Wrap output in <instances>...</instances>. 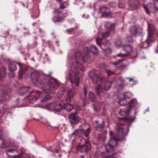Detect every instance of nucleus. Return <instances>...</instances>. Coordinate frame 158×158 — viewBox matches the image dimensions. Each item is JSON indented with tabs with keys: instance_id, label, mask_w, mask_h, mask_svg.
Masks as SVG:
<instances>
[{
	"instance_id": "obj_1",
	"label": "nucleus",
	"mask_w": 158,
	"mask_h": 158,
	"mask_svg": "<svg viewBox=\"0 0 158 158\" xmlns=\"http://www.w3.org/2000/svg\"><path fill=\"white\" fill-rule=\"evenodd\" d=\"M84 53H82L80 51H77L75 55L73 56L72 53H70L68 55L69 58H73L74 62L72 65L69 66V70L66 73L65 77L66 79L69 80L73 86H77L79 83L78 77L79 69L82 71L85 70V67L82 63L86 62L91 57L90 54L97 55L99 51L97 48L94 45L89 48L85 47L84 49Z\"/></svg>"
},
{
	"instance_id": "obj_2",
	"label": "nucleus",
	"mask_w": 158,
	"mask_h": 158,
	"mask_svg": "<svg viewBox=\"0 0 158 158\" xmlns=\"http://www.w3.org/2000/svg\"><path fill=\"white\" fill-rule=\"evenodd\" d=\"M129 131V127L125 129L122 124L118 123L115 127L114 131H110V139L108 142V144L105 146L106 151L101 153V155L103 158H116L113 156L114 154L112 152L114 150V147L117 144L118 140H123L125 139Z\"/></svg>"
},
{
	"instance_id": "obj_3",
	"label": "nucleus",
	"mask_w": 158,
	"mask_h": 158,
	"mask_svg": "<svg viewBox=\"0 0 158 158\" xmlns=\"http://www.w3.org/2000/svg\"><path fill=\"white\" fill-rule=\"evenodd\" d=\"M19 67V71L18 78L21 79L24 75L26 74L27 76H29L34 85L38 86L40 84V73L39 71L35 70L33 72L30 71V69L24 64L19 62L16 63Z\"/></svg>"
},
{
	"instance_id": "obj_4",
	"label": "nucleus",
	"mask_w": 158,
	"mask_h": 158,
	"mask_svg": "<svg viewBox=\"0 0 158 158\" xmlns=\"http://www.w3.org/2000/svg\"><path fill=\"white\" fill-rule=\"evenodd\" d=\"M51 72L49 73L48 75H46L43 72H40V77L43 80H42L41 82H40V85L42 86L44 85V87L41 88L42 90L45 93H52V90L51 89H47L46 87L47 85V83L48 82V81L47 80V77H50V80L48 83V86L51 89L56 90L59 86L60 84L58 81L56 79L52 77L50 75L52 74Z\"/></svg>"
},
{
	"instance_id": "obj_5",
	"label": "nucleus",
	"mask_w": 158,
	"mask_h": 158,
	"mask_svg": "<svg viewBox=\"0 0 158 158\" xmlns=\"http://www.w3.org/2000/svg\"><path fill=\"white\" fill-rule=\"evenodd\" d=\"M47 107L48 110H51L53 107L55 111L58 112L64 109L67 111L69 112L73 108V106L70 104H66L63 101L59 104L51 103L48 104L47 105Z\"/></svg>"
},
{
	"instance_id": "obj_6",
	"label": "nucleus",
	"mask_w": 158,
	"mask_h": 158,
	"mask_svg": "<svg viewBox=\"0 0 158 158\" xmlns=\"http://www.w3.org/2000/svg\"><path fill=\"white\" fill-rule=\"evenodd\" d=\"M88 75L92 81L95 84L98 83L100 80L103 82L105 80L104 78L101 77L100 72L98 70L90 71L88 73Z\"/></svg>"
},
{
	"instance_id": "obj_7",
	"label": "nucleus",
	"mask_w": 158,
	"mask_h": 158,
	"mask_svg": "<svg viewBox=\"0 0 158 158\" xmlns=\"http://www.w3.org/2000/svg\"><path fill=\"white\" fill-rule=\"evenodd\" d=\"M85 126V124H82L80 126V129L75 131L73 133V134H75L79 137H82L83 138L85 137L87 138L88 137V134L91 131V129L89 127L86 130H84L82 128H84Z\"/></svg>"
},
{
	"instance_id": "obj_8",
	"label": "nucleus",
	"mask_w": 158,
	"mask_h": 158,
	"mask_svg": "<svg viewBox=\"0 0 158 158\" xmlns=\"http://www.w3.org/2000/svg\"><path fill=\"white\" fill-rule=\"evenodd\" d=\"M79 140L85 142V144L83 146L79 145L77 148V150L82 153H87L91 148V145L89 142L88 138H87L86 139L80 138Z\"/></svg>"
},
{
	"instance_id": "obj_9",
	"label": "nucleus",
	"mask_w": 158,
	"mask_h": 158,
	"mask_svg": "<svg viewBox=\"0 0 158 158\" xmlns=\"http://www.w3.org/2000/svg\"><path fill=\"white\" fill-rule=\"evenodd\" d=\"M144 8L145 11L148 15L151 12L154 13L158 11V0H155L154 4L149 3L145 6Z\"/></svg>"
},
{
	"instance_id": "obj_10",
	"label": "nucleus",
	"mask_w": 158,
	"mask_h": 158,
	"mask_svg": "<svg viewBox=\"0 0 158 158\" xmlns=\"http://www.w3.org/2000/svg\"><path fill=\"white\" fill-rule=\"evenodd\" d=\"M39 91H32L30 92L29 95L26 97V99L29 104H32L39 98Z\"/></svg>"
},
{
	"instance_id": "obj_11",
	"label": "nucleus",
	"mask_w": 158,
	"mask_h": 158,
	"mask_svg": "<svg viewBox=\"0 0 158 158\" xmlns=\"http://www.w3.org/2000/svg\"><path fill=\"white\" fill-rule=\"evenodd\" d=\"M148 36L147 39L145 40L144 44L147 43L148 44H149L153 41V35L156 30L155 27L152 25H149L148 24Z\"/></svg>"
},
{
	"instance_id": "obj_12",
	"label": "nucleus",
	"mask_w": 158,
	"mask_h": 158,
	"mask_svg": "<svg viewBox=\"0 0 158 158\" xmlns=\"http://www.w3.org/2000/svg\"><path fill=\"white\" fill-rule=\"evenodd\" d=\"M109 35V32H106L102 34V38H98L96 39V41L97 44L100 46L102 49H103L102 45H106L109 43L108 41H107L106 43H104V42L106 40L104 38L108 36Z\"/></svg>"
},
{
	"instance_id": "obj_13",
	"label": "nucleus",
	"mask_w": 158,
	"mask_h": 158,
	"mask_svg": "<svg viewBox=\"0 0 158 158\" xmlns=\"http://www.w3.org/2000/svg\"><path fill=\"white\" fill-rule=\"evenodd\" d=\"M74 95L75 93L73 88L69 89L67 92V97L64 101L66 104H70L69 103L71 101V99L73 98Z\"/></svg>"
},
{
	"instance_id": "obj_14",
	"label": "nucleus",
	"mask_w": 158,
	"mask_h": 158,
	"mask_svg": "<svg viewBox=\"0 0 158 158\" xmlns=\"http://www.w3.org/2000/svg\"><path fill=\"white\" fill-rule=\"evenodd\" d=\"M130 31L131 35L127 36V38L128 39V41L130 42L132 41V37L135 36L137 33V29L136 27L134 26H132L131 27Z\"/></svg>"
},
{
	"instance_id": "obj_15",
	"label": "nucleus",
	"mask_w": 158,
	"mask_h": 158,
	"mask_svg": "<svg viewBox=\"0 0 158 158\" xmlns=\"http://www.w3.org/2000/svg\"><path fill=\"white\" fill-rule=\"evenodd\" d=\"M69 119L70 123L72 124H77L79 120V117L75 113H72L69 115Z\"/></svg>"
},
{
	"instance_id": "obj_16",
	"label": "nucleus",
	"mask_w": 158,
	"mask_h": 158,
	"mask_svg": "<svg viewBox=\"0 0 158 158\" xmlns=\"http://www.w3.org/2000/svg\"><path fill=\"white\" fill-rule=\"evenodd\" d=\"M9 69L10 72H13L15 71L17 69L16 63L14 62H9L8 64Z\"/></svg>"
},
{
	"instance_id": "obj_17",
	"label": "nucleus",
	"mask_w": 158,
	"mask_h": 158,
	"mask_svg": "<svg viewBox=\"0 0 158 158\" xmlns=\"http://www.w3.org/2000/svg\"><path fill=\"white\" fill-rule=\"evenodd\" d=\"M130 111V109L127 107V108L121 109L119 112V113L120 115H127L129 113Z\"/></svg>"
},
{
	"instance_id": "obj_18",
	"label": "nucleus",
	"mask_w": 158,
	"mask_h": 158,
	"mask_svg": "<svg viewBox=\"0 0 158 158\" xmlns=\"http://www.w3.org/2000/svg\"><path fill=\"white\" fill-rule=\"evenodd\" d=\"M60 4V7L61 9H64L67 7L68 6V3L63 0H55Z\"/></svg>"
},
{
	"instance_id": "obj_19",
	"label": "nucleus",
	"mask_w": 158,
	"mask_h": 158,
	"mask_svg": "<svg viewBox=\"0 0 158 158\" xmlns=\"http://www.w3.org/2000/svg\"><path fill=\"white\" fill-rule=\"evenodd\" d=\"M29 88L28 87H23L21 88L19 90L20 95H23L28 91Z\"/></svg>"
},
{
	"instance_id": "obj_20",
	"label": "nucleus",
	"mask_w": 158,
	"mask_h": 158,
	"mask_svg": "<svg viewBox=\"0 0 158 158\" xmlns=\"http://www.w3.org/2000/svg\"><path fill=\"white\" fill-rule=\"evenodd\" d=\"M128 103L130 106H129L128 107L130 110L131 108L136 106L137 105V101L135 98L132 99Z\"/></svg>"
},
{
	"instance_id": "obj_21",
	"label": "nucleus",
	"mask_w": 158,
	"mask_h": 158,
	"mask_svg": "<svg viewBox=\"0 0 158 158\" xmlns=\"http://www.w3.org/2000/svg\"><path fill=\"white\" fill-rule=\"evenodd\" d=\"M6 69L4 67L0 68V79H3L5 77Z\"/></svg>"
},
{
	"instance_id": "obj_22",
	"label": "nucleus",
	"mask_w": 158,
	"mask_h": 158,
	"mask_svg": "<svg viewBox=\"0 0 158 158\" xmlns=\"http://www.w3.org/2000/svg\"><path fill=\"white\" fill-rule=\"evenodd\" d=\"M109 10V8L106 7H102L99 8V11L102 13V15H106Z\"/></svg>"
},
{
	"instance_id": "obj_23",
	"label": "nucleus",
	"mask_w": 158,
	"mask_h": 158,
	"mask_svg": "<svg viewBox=\"0 0 158 158\" xmlns=\"http://www.w3.org/2000/svg\"><path fill=\"white\" fill-rule=\"evenodd\" d=\"M105 26L110 30H113L114 29V25L110 22H106L105 24Z\"/></svg>"
},
{
	"instance_id": "obj_24",
	"label": "nucleus",
	"mask_w": 158,
	"mask_h": 158,
	"mask_svg": "<svg viewBox=\"0 0 158 158\" xmlns=\"http://www.w3.org/2000/svg\"><path fill=\"white\" fill-rule=\"evenodd\" d=\"M132 48L130 45H127L123 47V49L126 52L127 55L132 51Z\"/></svg>"
},
{
	"instance_id": "obj_25",
	"label": "nucleus",
	"mask_w": 158,
	"mask_h": 158,
	"mask_svg": "<svg viewBox=\"0 0 158 158\" xmlns=\"http://www.w3.org/2000/svg\"><path fill=\"white\" fill-rule=\"evenodd\" d=\"M123 60V59L119 60L115 63H113V64L115 65V67L117 69L120 68L122 66V62Z\"/></svg>"
},
{
	"instance_id": "obj_26",
	"label": "nucleus",
	"mask_w": 158,
	"mask_h": 158,
	"mask_svg": "<svg viewBox=\"0 0 158 158\" xmlns=\"http://www.w3.org/2000/svg\"><path fill=\"white\" fill-rule=\"evenodd\" d=\"M0 92L1 95L5 97L10 94L11 92L10 90V89H6L5 88L3 89Z\"/></svg>"
},
{
	"instance_id": "obj_27",
	"label": "nucleus",
	"mask_w": 158,
	"mask_h": 158,
	"mask_svg": "<svg viewBox=\"0 0 158 158\" xmlns=\"http://www.w3.org/2000/svg\"><path fill=\"white\" fill-rule=\"evenodd\" d=\"M112 83L111 81H107L104 85V88L105 90H109L112 86Z\"/></svg>"
},
{
	"instance_id": "obj_28",
	"label": "nucleus",
	"mask_w": 158,
	"mask_h": 158,
	"mask_svg": "<svg viewBox=\"0 0 158 158\" xmlns=\"http://www.w3.org/2000/svg\"><path fill=\"white\" fill-rule=\"evenodd\" d=\"M104 122V121H103L102 124H99L98 125L95 127V130L99 131H102L105 127Z\"/></svg>"
},
{
	"instance_id": "obj_29",
	"label": "nucleus",
	"mask_w": 158,
	"mask_h": 158,
	"mask_svg": "<svg viewBox=\"0 0 158 158\" xmlns=\"http://www.w3.org/2000/svg\"><path fill=\"white\" fill-rule=\"evenodd\" d=\"M96 91L97 92L98 94L100 96V93H102L104 90L101 85L99 84L97 85L95 88Z\"/></svg>"
},
{
	"instance_id": "obj_30",
	"label": "nucleus",
	"mask_w": 158,
	"mask_h": 158,
	"mask_svg": "<svg viewBox=\"0 0 158 158\" xmlns=\"http://www.w3.org/2000/svg\"><path fill=\"white\" fill-rule=\"evenodd\" d=\"M17 148L16 147L12 146L10 147L6 151V154L8 156V153L9 152H16Z\"/></svg>"
},
{
	"instance_id": "obj_31",
	"label": "nucleus",
	"mask_w": 158,
	"mask_h": 158,
	"mask_svg": "<svg viewBox=\"0 0 158 158\" xmlns=\"http://www.w3.org/2000/svg\"><path fill=\"white\" fill-rule=\"evenodd\" d=\"M89 99L92 102H94L96 101V98L92 92H89Z\"/></svg>"
},
{
	"instance_id": "obj_32",
	"label": "nucleus",
	"mask_w": 158,
	"mask_h": 158,
	"mask_svg": "<svg viewBox=\"0 0 158 158\" xmlns=\"http://www.w3.org/2000/svg\"><path fill=\"white\" fill-rule=\"evenodd\" d=\"M64 89L63 87H61L58 90L57 92V96L58 97H62L64 94Z\"/></svg>"
},
{
	"instance_id": "obj_33",
	"label": "nucleus",
	"mask_w": 158,
	"mask_h": 158,
	"mask_svg": "<svg viewBox=\"0 0 158 158\" xmlns=\"http://www.w3.org/2000/svg\"><path fill=\"white\" fill-rule=\"evenodd\" d=\"M102 103L100 102L97 103H94L93 104L94 109L95 111H98L101 108V105Z\"/></svg>"
},
{
	"instance_id": "obj_34",
	"label": "nucleus",
	"mask_w": 158,
	"mask_h": 158,
	"mask_svg": "<svg viewBox=\"0 0 158 158\" xmlns=\"http://www.w3.org/2000/svg\"><path fill=\"white\" fill-rule=\"evenodd\" d=\"M124 98L126 100L131 98L133 96V94L130 92H126L124 94Z\"/></svg>"
},
{
	"instance_id": "obj_35",
	"label": "nucleus",
	"mask_w": 158,
	"mask_h": 158,
	"mask_svg": "<svg viewBox=\"0 0 158 158\" xmlns=\"http://www.w3.org/2000/svg\"><path fill=\"white\" fill-rule=\"evenodd\" d=\"M119 104L121 106H124L127 104L128 103L127 102V100L124 98L119 100L118 101Z\"/></svg>"
},
{
	"instance_id": "obj_36",
	"label": "nucleus",
	"mask_w": 158,
	"mask_h": 158,
	"mask_svg": "<svg viewBox=\"0 0 158 158\" xmlns=\"http://www.w3.org/2000/svg\"><path fill=\"white\" fill-rule=\"evenodd\" d=\"M53 20L54 22H61L63 21V19L60 18L58 16H55L52 19Z\"/></svg>"
},
{
	"instance_id": "obj_37",
	"label": "nucleus",
	"mask_w": 158,
	"mask_h": 158,
	"mask_svg": "<svg viewBox=\"0 0 158 158\" xmlns=\"http://www.w3.org/2000/svg\"><path fill=\"white\" fill-rule=\"evenodd\" d=\"M121 119H124L125 121L128 122H133L134 120L133 118L130 116H128L124 118H122Z\"/></svg>"
},
{
	"instance_id": "obj_38",
	"label": "nucleus",
	"mask_w": 158,
	"mask_h": 158,
	"mask_svg": "<svg viewBox=\"0 0 158 158\" xmlns=\"http://www.w3.org/2000/svg\"><path fill=\"white\" fill-rule=\"evenodd\" d=\"M51 98V96L49 94H47L41 100V102H46L48 99Z\"/></svg>"
},
{
	"instance_id": "obj_39",
	"label": "nucleus",
	"mask_w": 158,
	"mask_h": 158,
	"mask_svg": "<svg viewBox=\"0 0 158 158\" xmlns=\"http://www.w3.org/2000/svg\"><path fill=\"white\" fill-rule=\"evenodd\" d=\"M6 146L4 140L0 137V148H3Z\"/></svg>"
},
{
	"instance_id": "obj_40",
	"label": "nucleus",
	"mask_w": 158,
	"mask_h": 158,
	"mask_svg": "<svg viewBox=\"0 0 158 158\" xmlns=\"http://www.w3.org/2000/svg\"><path fill=\"white\" fill-rule=\"evenodd\" d=\"M6 100V98L5 96H4L2 95L0 96V104H1L5 102Z\"/></svg>"
},
{
	"instance_id": "obj_41",
	"label": "nucleus",
	"mask_w": 158,
	"mask_h": 158,
	"mask_svg": "<svg viewBox=\"0 0 158 158\" xmlns=\"http://www.w3.org/2000/svg\"><path fill=\"white\" fill-rule=\"evenodd\" d=\"M105 54L106 55H109L112 52V51L110 48L105 49L104 50Z\"/></svg>"
},
{
	"instance_id": "obj_42",
	"label": "nucleus",
	"mask_w": 158,
	"mask_h": 158,
	"mask_svg": "<svg viewBox=\"0 0 158 158\" xmlns=\"http://www.w3.org/2000/svg\"><path fill=\"white\" fill-rule=\"evenodd\" d=\"M66 31L69 34H71L73 33L74 29L73 28H71L67 29Z\"/></svg>"
},
{
	"instance_id": "obj_43",
	"label": "nucleus",
	"mask_w": 158,
	"mask_h": 158,
	"mask_svg": "<svg viewBox=\"0 0 158 158\" xmlns=\"http://www.w3.org/2000/svg\"><path fill=\"white\" fill-rule=\"evenodd\" d=\"M6 85L0 82V91H1L3 89L5 88Z\"/></svg>"
},
{
	"instance_id": "obj_44",
	"label": "nucleus",
	"mask_w": 158,
	"mask_h": 158,
	"mask_svg": "<svg viewBox=\"0 0 158 158\" xmlns=\"http://www.w3.org/2000/svg\"><path fill=\"white\" fill-rule=\"evenodd\" d=\"M126 55H127V54H122V53H120L117 54V56L122 58H123Z\"/></svg>"
},
{
	"instance_id": "obj_45",
	"label": "nucleus",
	"mask_w": 158,
	"mask_h": 158,
	"mask_svg": "<svg viewBox=\"0 0 158 158\" xmlns=\"http://www.w3.org/2000/svg\"><path fill=\"white\" fill-rule=\"evenodd\" d=\"M106 72L109 76L112 75L114 73L113 72L109 70H107Z\"/></svg>"
},
{
	"instance_id": "obj_46",
	"label": "nucleus",
	"mask_w": 158,
	"mask_h": 158,
	"mask_svg": "<svg viewBox=\"0 0 158 158\" xmlns=\"http://www.w3.org/2000/svg\"><path fill=\"white\" fill-rule=\"evenodd\" d=\"M119 6L120 8H123L125 7V5L124 4H122L121 3H119Z\"/></svg>"
},
{
	"instance_id": "obj_47",
	"label": "nucleus",
	"mask_w": 158,
	"mask_h": 158,
	"mask_svg": "<svg viewBox=\"0 0 158 158\" xmlns=\"http://www.w3.org/2000/svg\"><path fill=\"white\" fill-rule=\"evenodd\" d=\"M84 96L86 97L87 95V89L85 87H84Z\"/></svg>"
},
{
	"instance_id": "obj_48",
	"label": "nucleus",
	"mask_w": 158,
	"mask_h": 158,
	"mask_svg": "<svg viewBox=\"0 0 158 158\" xmlns=\"http://www.w3.org/2000/svg\"><path fill=\"white\" fill-rule=\"evenodd\" d=\"M54 15H56L57 14H59V13H60V11H58V10H56L54 11Z\"/></svg>"
},
{
	"instance_id": "obj_49",
	"label": "nucleus",
	"mask_w": 158,
	"mask_h": 158,
	"mask_svg": "<svg viewBox=\"0 0 158 158\" xmlns=\"http://www.w3.org/2000/svg\"><path fill=\"white\" fill-rule=\"evenodd\" d=\"M118 81H119L123 82L124 81V80L123 79V78L122 77H120L118 78Z\"/></svg>"
},
{
	"instance_id": "obj_50",
	"label": "nucleus",
	"mask_w": 158,
	"mask_h": 158,
	"mask_svg": "<svg viewBox=\"0 0 158 158\" xmlns=\"http://www.w3.org/2000/svg\"><path fill=\"white\" fill-rule=\"evenodd\" d=\"M3 136L2 132L0 130V137H2Z\"/></svg>"
},
{
	"instance_id": "obj_51",
	"label": "nucleus",
	"mask_w": 158,
	"mask_h": 158,
	"mask_svg": "<svg viewBox=\"0 0 158 158\" xmlns=\"http://www.w3.org/2000/svg\"><path fill=\"white\" fill-rule=\"evenodd\" d=\"M128 79H129V81L130 82H131L132 81H134V79L133 78H128Z\"/></svg>"
},
{
	"instance_id": "obj_52",
	"label": "nucleus",
	"mask_w": 158,
	"mask_h": 158,
	"mask_svg": "<svg viewBox=\"0 0 158 158\" xmlns=\"http://www.w3.org/2000/svg\"><path fill=\"white\" fill-rule=\"evenodd\" d=\"M56 45L58 47L59 46V44H58V41H56Z\"/></svg>"
},
{
	"instance_id": "obj_53",
	"label": "nucleus",
	"mask_w": 158,
	"mask_h": 158,
	"mask_svg": "<svg viewBox=\"0 0 158 158\" xmlns=\"http://www.w3.org/2000/svg\"><path fill=\"white\" fill-rule=\"evenodd\" d=\"M36 106L39 107H40V105L38 104L34 106V107H36Z\"/></svg>"
},
{
	"instance_id": "obj_54",
	"label": "nucleus",
	"mask_w": 158,
	"mask_h": 158,
	"mask_svg": "<svg viewBox=\"0 0 158 158\" xmlns=\"http://www.w3.org/2000/svg\"><path fill=\"white\" fill-rule=\"evenodd\" d=\"M4 112L3 111H2V110H0V113H3Z\"/></svg>"
},
{
	"instance_id": "obj_55",
	"label": "nucleus",
	"mask_w": 158,
	"mask_h": 158,
	"mask_svg": "<svg viewBox=\"0 0 158 158\" xmlns=\"http://www.w3.org/2000/svg\"><path fill=\"white\" fill-rule=\"evenodd\" d=\"M148 46V45H147V46L146 47H142V48H147Z\"/></svg>"
},
{
	"instance_id": "obj_56",
	"label": "nucleus",
	"mask_w": 158,
	"mask_h": 158,
	"mask_svg": "<svg viewBox=\"0 0 158 158\" xmlns=\"http://www.w3.org/2000/svg\"><path fill=\"white\" fill-rule=\"evenodd\" d=\"M67 108L68 109H69V106H66Z\"/></svg>"
},
{
	"instance_id": "obj_57",
	"label": "nucleus",
	"mask_w": 158,
	"mask_h": 158,
	"mask_svg": "<svg viewBox=\"0 0 158 158\" xmlns=\"http://www.w3.org/2000/svg\"><path fill=\"white\" fill-rule=\"evenodd\" d=\"M84 16H85V15H84H84H83L82 17H83V18H84Z\"/></svg>"
},
{
	"instance_id": "obj_58",
	"label": "nucleus",
	"mask_w": 158,
	"mask_h": 158,
	"mask_svg": "<svg viewBox=\"0 0 158 158\" xmlns=\"http://www.w3.org/2000/svg\"><path fill=\"white\" fill-rule=\"evenodd\" d=\"M7 34H9V32H7Z\"/></svg>"
},
{
	"instance_id": "obj_59",
	"label": "nucleus",
	"mask_w": 158,
	"mask_h": 158,
	"mask_svg": "<svg viewBox=\"0 0 158 158\" xmlns=\"http://www.w3.org/2000/svg\"><path fill=\"white\" fill-rule=\"evenodd\" d=\"M58 156L59 157H60L61 156V155H59Z\"/></svg>"
},
{
	"instance_id": "obj_60",
	"label": "nucleus",
	"mask_w": 158,
	"mask_h": 158,
	"mask_svg": "<svg viewBox=\"0 0 158 158\" xmlns=\"http://www.w3.org/2000/svg\"><path fill=\"white\" fill-rule=\"evenodd\" d=\"M85 106V104H84V105H83V106Z\"/></svg>"
},
{
	"instance_id": "obj_61",
	"label": "nucleus",
	"mask_w": 158,
	"mask_h": 158,
	"mask_svg": "<svg viewBox=\"0 0 158 158\" xmlns=\"http://www.w3.org/2000/svg\"><path fill=\"white\" fill-rule=\"evenodd\" d=\"M96 122L97 123H98V122L97 121H96Z\"/></svg>"
},
{
	"instance_id": "obj_62",
	"label": "nucleus",
	"mask_w": 158,
	"mask_h": 158,
	"mask_svg": "<svg viewBox=\"0 0 158 158\" xmlns=\"http://www.w3.org/2000/svg\"><path fill=\"white\" fill-rule=\"evenodd\" d=\"M40 33H41V30H40Z\"/></svg>"
},
{
	"instance_id": "obj_63",
	"label": "nucleus",
	"mask_w": 158,
	"mask_h": 158,
	"mask_svg": "<svg viewBox=\"0 0 158 158\" xmlns=\"http://www.w3.org/2000/svg\"><path fill=\"white\" fill-rule=\"evenodd\" d=\"M45 55H46V56H47V54H45Z\"/></svg>"
},
{
	"instance_id": "obj_64",
	"label": "nucleus",
	"mask_w": 158,
	"mask_h": 158,
	"mask_svg": "<svg viewBox=\"0 0 158 158\" xmlns=\"http://www.w3.org/2000/svg\"><path fill=\"white\" fill-rule=\"evenodd\" d=\"M135 114H136V112H135Z\"/></svg>"
}]
</instances>
